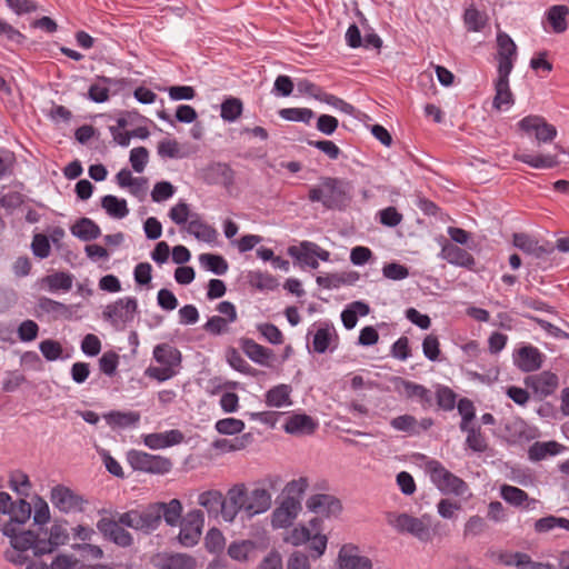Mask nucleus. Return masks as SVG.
I'll use <instances>...</instances> for the list:
<instances>
[{"label": "nucleus", "instance_id": "f257e3e1", "mask_svg": "<svg viewBox=\"0 0 569 569\" xmlns=\"http://www.w3.org/2000/svg\"><path fill=\"white\" fill-rule=\"evenodd\" d=\"M31 505L20 499L12 502L9 510L10 520L3 526L2 532L10 538L11 547L20 549H30L34 542V531L20 530L19 526L24 525L31 517Z\"/></svg>", "mask_w": 569, "mask_h": 569}, {"label": "nucleus", "instance_id": "f03ea898", "mask_svg": "<svg viewBox=\"0 0 569 569\" xmlns=\"http://www.w3.org/2000/svg\"><path fill=\"white\" fill-rule=\"evenodd\" d=\"M308 199L311 202H321L327 209H342L349 201L348 183L332 177L321 178L320 187L309 190Z\"/></svg>", "mask_w": 569, "mask_h": 569}, {"label": "nucleus", "instance_id": "7ed1b4c3", "mask_svg": "<svg viewBox=\"0 0 569 569\" xmlns=\"http://www.w3.org/2000/svg\"><path fill=\"white\" fill-rule=\"evenodd\" d=\"M153 358L160 363V367H149L146 376L160 382L169 380L177 375V369L181 365L182 356L178 348L169 343L157 345L153 349Z\"/></svg>", "mask_w": 569, "mask_h": 569}, {"label": "nucleus", "instance_id": "20e7f679", "mask_svg": "<svg viewBox=\"0 0 569 569\" xmlns=\"http://www.w3.org/2000/svg\"><path fill=\"white\" fill-rule=\"evenodd\" d=\"M387 521L400 533H409L422 542L432 540L431 517L428 515L417 518L406 512H389Z\"/></svg>", "mask_w": 569, "mask_h": 569}, {"label": "nucleus", "instance_id": "39448f33", "mask_svg": "<svg viewBox=\"0 0 569 569\" xmlns=\"http://www.w3.org/2000/svg\"><path fill=\"white\" fill-rule=\"evenodd\" d=\"M427 468L432 482L442 493L462 496L467 491V483L461 478L446 469L439 461H429Z\"/></svg>", "mask_w": 569, "mask_h": 569}, {"label": "nucleus", "instance_id": "423d86ee", "mask_svg": "<svg viewBox=\"0 0 569 569\" xmlns=\"http://www.w3.org/2000/svg\"><path fill=\"white\" fill-rule=\"evenodd\" d=\"M68 521L66 519H54L48 538H41L34 532V542L31 548L34 556H42L53 552L58 547L63 546L69 540Z\"/></svg>", "mask_w": 569, "mask_h": 569}, {"label": "nucleus", "instance_id": "0eeeda50", "mask_svg": "<svg viewBox=\"0 0 569 569\" xmlns=\"http://www.w3.org/2000/svg\"><path fill=\"white\" fill-rule=\"evenodd\" d=\"M127 460L133 470L147 473L164 475L172 469V461L169 458L134 449L128 451Z\"/></svg>", "mask_w": 569, "mask_h": 569}, {"label": "nucleus", "instance_id": "6e6552de", "mask_svg": "<svg viewBox=\"0 0 569 569\" xmlns=\"http://www.w3.org/2000/svg\"><path fill=\"white\" fill-rule=\"evenodd\" d=\"M203 512L199 509L189 511L179 522V542L187 548L196 546L201 537L203 528Z\"/></svg>", "mask_w": 569, "mask_h": 569}, {"label": "nucleus", "instance_id": "1a4fd4ad", "mask_svg": "<svg viewBox=\"0 0 569 569\" xmlns=\"http://www.w3.org/2000/svg\"><path fill=\"white\" fill-rule=\"evenodd\" d=\"M525 386L531 389L535 398L542 401L553 395L559 387V378L556 373L545 370L540 373L529 375L523 379Z\"/></svg>", "mask_w": 569, "mask_h": 569}, {"label": "nucleus", "instance_id": "9d476101", "mask_svg": "<svg viewBox=\"0 0 569 569\" xmlns=\"http://www.w3.org/2000/svg\"><path fill=\"white\" fill-rule=\"evenodd\" d=\"M50 500L61 512L82 511L87 502L81 495H78L69 487L57 485L51 489Z\"/></svg>", "mask_w": 569, "mask_h": 569}, {"label": "nucleus", "instance_id": "9b49d317", "mask_svg": "<svg viewBox=\"0 0 569 569\" xmlns=\"http://www.w3.org/2000/svg\"><path fill=\"white\" fill-rule=\"evenodd\" d=\"M97 529L102 535V537L121 547L128 548L133 543L132 535L126 530L117 520L111 518H101L97 522Z\"/></svg>", "mask_w": 569, "mask_h": 569}, {"label": "nucleus", "instance_id": "f8f14e48", "mask_svg": "<svg viewBox=\"0 0 569 569\" xmlns=\"http://www.w3.org/2000/svg\"><path fill=\"white\" fill-rule=\"evenodd\" d=\"M395 386L396 390L401 392L407 399H416L423 410H428L433 406V393L425 386L400 377L395 379Z\"/></svg>", "mask_w": 569, "mask_h": 569}, {"label": "nucleus", "instance_id": "ddd939ff", "mask_svg": "<svg viewBox=\"0 0 569 569\" xmlns=\"http://www.w3.org/2000/svg\"><path fill=\"white\" fill-rule=\"evenodd\" d=\"M518 126L526 133H535L539 143L551 142L557 136L556 127L540 116H527L519 121Z\"/></svg>", "mask_w": 569, "mask_h": 569}, {"label": "nucleus", "instance_id": "4468645a", "mask_svg": "<svg viewBox=\"0 0 569 569\" xmlns=\"http://www.w3.org/2000/svg\"><path fill=\"white\" fill-rule=\"evenodd\" d=\"M137 309L138 302L136 298L129 297L126 299H119L107 306L103 311V318L110 321L113 326L127 323L133 320Z\"/></svg>", "mask_w": 569, "mask_h": 569}, {"label": "nucleus", "instance_id": "2eb2a0df", "mask_svg": "<svg viewBox=\"0 0 569 569\" xmlns=\"http://www.w3.org/2000/svg\"><path fill=\"white\" fill-rule=\"evenodd\" d=\"M248 489L244 483L233 485L224 497L223 519L232 522L240 511L246 513Z\"/></svg>", "mask_w": 569, "mask_h": 569}, {"label": "nucleus", "instance_id": "dca6fc26", "mask_svg": "<svg viewBox=\"0 0 569 569\" xmlns=\"http://www.w3.org/2000/svg\"><path fill=\"white\" fill-rule=\"evenodd\" d=\"M497 60L498 72H511L513 69V60L517 56V46L509 34L498 32L497 34Z\"/></svg>", "mask_w": 569, "mask_h": 569}, {"label": "nucleus", "instance_id": "f3484780", "mask_svg": "<svg viewBox=\"0 0 569 569\" xmlns=\"http://www.w3.org/2000/svg\"><path fill=\"white\" fill-rule=\"evenodd\" d=\"M202 179L208 184L230 188L234 183V171L228 163L212 162L202 170Z\"/></svg>", "mask_w": 569, "mask_h": 569}, {"label": "nucleus", "instance_id": "a211bd4d", "mask_svg": "<svg viewBox=\"0 0 569 569\" xmlns=\"http://www.w3.org/2000/svg\"><path fill=\"white\" fill-rule=\"evenodd\" d=\"M307 508L325 517H337L341 510V501L331 495L317 493L307 500Z\"/></svg>", "mask_w": 569, "mask_h": 569}, {"label": "nucleus", "instance_id": "6ab92c4d", "mask_svg": "<svg viewBox=\"0 0 569 569\" xmlns=\"http://www.w3.org/2000/svg\"><path fill=\"white\" fill-rule=\"evenodd\" d=\"M301 509L300 501L295 497L288 496L279 507L272 512L271 522L274 528H286L290 526Z\"/></svg>", "mask_w": 569, "mask_h": 569}, {"label": "nucleus", "instance_id": "aec40b11", "mask_svg": "<svg viewBox=\"0 0 569 569\" xmlns=\"http://www.w3.org/2000/svg\"><path fill=\"white\" fill-rule=\"evenodd\" d=\"M153 565L159 569H194L197 560L187 553L162 552L156 555Z\"/></svg>", "mask_w": 569, "mask_h": 569}, {"label": "nucleus", "instance_id": "412c9836", "mask_svg": "<svg viewBox=\"0 0 569 569\" xmlns=\"http://www.w3.org/2000/svg\"><path fill=\"white\" fill-rule=\"evenodd\" d=\"M319 423L306 413H292L287 418L283 429L293 436H309L316 432Z\"/></svg>", "mask_w": 569, "mask_h": 569}, {"label": "nucleus", "instance_id": "4be33fe9", "mask_svg": "<svg viewBox=\"0 0 569 569\" xmlns=\"http://www.w3.org/2000/svg\"><path fill=\"white\" fill-rule=\"evenodd\" d=\"M339 569H372L368 557L358 555V547L343 545L338 555Z\"/></svg>", "mask_w": 569, "mask_h": 569}, {"label": "nucleus", "instance_id": "5701e85b", "mask_svg": "<svg viewBox=\"0 0 569 569\" xmlns=\"http://www.w3.org/2000/svg\"><path fill=\"white\" fill-rule=\"evenodd\" d=\"M543 362V356L533 346H523L518 349L515 358V365L522 372H532L541 368Z\"/></svg>", "mask_w": 569, "mask_h": 569}, {"label": "nucleus", "instance_id": "b1692460", "mask_svg": "<svg viewBox=\"0 0 569 569\" xmlns=\"http://www.w3.org/2000/svg\"><path fill=\"white\" fill-rule=\"evenodd\" d=\"M440 256L451 264L463 267L469 270L475 269L476 260L473 256L455 243L446 242L441 248Z\"/></svg>", "mask_w": 569, "mask_h": 569}, {"label": "nucleus", "instance_id": "393cba45", "mask_svg": "<svg viewBox=\"0 0 569 569\" xmlns=\"http://www.w3.org/2000/svg\"><path fill=\"white\" fill-rule=\"evenodd\" d=\"M271 507V493L264 488H254L248 492L246 516L252 518L256 515L263 513Z\"/></svg>", "mask_w": 569, "mask_h": 569}, {"label": "nucleus", "instance_id": "a878e982", "mask_svg": "<svg viewBox=\"0 0 569 569\" xmlns=\"http://www.w3.org/2000/svg\"><path fill=\"white\" fill-rule=\"evenodd\" d=\"M513 246L525 253L533 254L536 258L548 256L553 251L549 243L539 244L538 240L527 233H513Z\"/></svg>", "mask_w": 569, "mask_h": 569}, {"label": "nucleus", "instance_id": "bb28decb", "mask_svg": "<svg viewBox=\"0 0 569 569\" xmlns=\"http://www.w3.org/2000/svg\"><path fill=\"white\" fill-rule=\"evenodd\" d=\"M184 436L178 429H172L161 433H150L144 436L143 442L150 449H162L179 445L183 441Z\"/></svg>", "mask_w": 569, "mask_h": 569}, {"label": "nucleus", "instance_id": "cd10ccee", "mask_svg": "<svg viewBox=\"0 0 569 569\" xmlns=\"http://www.w3.org/2000/svg\"><path fill=\"white\" fill-rule=\"evenodd\" d=\"M242 351L256 363L270 366V360L274 357L271 349L257 343L253 339L242 338L240 340Z\"/></svg>", "mask_w": 569, "mask_h": 569}, {"label": "nucleus", "instance_id": "c85d7f7f", "mask_svg": "<svg viewBox=\"0 0 569 569\" xmlns=\"http://www.w3.org/2000/svg\"><path fill=\"white\" fill-rule=\"evenodd\" d=\"M339 337L336 332L335 327L325 322L321 327L316 331L312 339V349L317 353H325L330 349L331 342L335 340L338 341Z\"/></svg>", "mask_w": 569, "mask_h": 569}, {"label": "nucleus", "instance_id": "c756f323", "mask_svg": "<svg viewBox=\"0 0 569 569\" xmlns=\"http://www.w3.org/2000/svg\"><path fill=\"white\" fill-rule=\"evenodd\" d=\"M511 72H498L495 82L496 96L493 98V107L501 109L505 106L513 104V94L509 88V74Z\"/></svg>", "mask_w": 569, "mask_h": 569}, {"label": "nucleus", "instance_id": "7c9ffc66", "mask_svg": "<svg viewBox=\"0 0 569 569\" xmlns=\"http://www.w3.org/2000/svg\"><path fill=\"white\" fill-rule=\"evenodd\" d=\"M500 559L505 565H515L519 569H556L550 563L536 562L531 560L530 556L523 552L501 555Z\"/></svg>", "mask_w": 569, "mask_h": 569}, {"label": "nucleus", "instance_id": "2f4dec72", "mask_svg": "<svg viewBox=\"0 0 569 569\" xmlns=\"http://www.w3.org/2000/svg\"><path fill=\"white\" fill-rule=\"evenodd\" d=\"M198 502L209 515L223 517L224 496L219 490H208L199 496Z\"/></svg>", "mask_w": 569, "mask_h": 569}, {"label": "nucleus", "instance_id": "473e14b6", "mask_svg": "<svg viewBox=\"0 0 569 569\" xmlns=\"http://www.w3.org/2000/svg\"><path fill=\"white\" fill-rule=\"evenodd\" d=\"M159 510L160 520L163 518L168 526H177L183 517L182 503L179 499H171L169 502H156Z\"/></svg>", "mask_w": 569, "mask_h": 569}, {"label": "nucleus", "instance_id": "72a5a7b5", "mask_svg": "<svg viewBox=\"0 0 569 569\" xmlns=\"http://www.w3.org/2000/svg\"><path fill=\"white\" fill-rule=\"evenodd\" d=\"M70 230L82 241L94 240L101 234L100 227L89 218H80Z\"/></svg>", "mask_w": 569, "mask_h": 569}, {"label": "nucleus", "instance_id": "f704fd0d", "mask_svg": "<svg viewBox=\"0 0 569 569\" xmlns=\"http://www.w3.org/2000/svg\"><path fill=\"white\" fill-rule=\"evenodd\" d=\"M569 8L565 4H556L548 9L547 20L555 33H562L568 29L567 18Z\"/></svg>", "mask_w": 569, "mask_h": 569}, {"label": "nucleus", "instance_id": "c9c22d12", "mask_svg": "<svg viewBox=\"0 0 569 569\" xmlns=\"http://www.w3.org/2000/svg\"><path fill=\"white\" fill-rule=\"evenodd\" d=\"M513 158L536 169H550L559 163L557 157L551 154H530L525 152H516Z\"/></svg>", "mask_w": 569, "mask_h": 569}, {"label": "nucleus", "instance_id": "e433bc0d", "mask_svg": "<svg viewBox=\"0 0 569 569\" xmlns=\"http://www.w3.org/2000/svg\"><path fill=\"white\" fill-rule=\"evenodd\" d=\"M159 508L154 503H150L144 510H138L139 527L138 531L150 533L156 530L160 523Z\"/></svg>", "mask_w": 569, "mask_h": 569}, {"label": "nucleus", "instance_id": "4c0bfd02", "mask_svg": "<svg viewBox=\"0 0 569 569\" xmlns=\"http://www.w3.org/2000/svg\"><path fill=\"white\" fill-rule=\"evenodd\" d=\"M505 431L513 442L520 440H530L533 438L531 428L520 417H515L507 421L505 425Z\"/></svg>", "mask_w": 569, "mask_h": 569}, {"label": "nucleus", "instance_id": "58836bf2", "mask_svg": "<svg viewBox=\"0 0 569 569\" xmlns=\"http://www.w3.org/2000/svg\"><path fill=\"white\" fill-rule=\"evenodd\" d=\"M292 388L289 385H278L266 392V403L269 407H283L292 403L290 399Z\"/></svg>", "mask_w": 569, "mask_h": 569}, {"label": "nucleus", "instance_id": "ea45409f", "mask_svg": "<svg viewBox=\"0 0 569 569\" xmlns=\"http://www.w3.org/2000/svg\"><path fill=\"white\" fill-rule=\"evenodd\" d=\"M563 446L557 441L535 442L528 450L529 459L532 461H540L547 456H556L560 453Z\"/></svg>", "mask_w": 569, "mask_h": 569}, {"label": "nucleus", "instance_id": "a19ab883", "mask_svg": "<svg viewBox=\"0 0 569 569\" xmlns=\"http://www.w3.org/2000/svg\"><path fill=\"white\" fill-rule=\"evenodd\" d=\"M72 274L64 271H57L41 279L42 286H46L52 292L58 290L69 291L72 288Z\"/></svg>", "mask_w": 569, "mask_h": 569}, {"label": "nucleus", "instance_id": "79ce46f5", "mask_svg": "<svg viewBox=\"0 0 569 569\" xmlns=\"http://www.w3.org/2000/svg\"><path fill=\"white\" fill-rule=\"evenodd\" d=\"M0 37L7 41L4 48L10 51H14L13 47L22 46L27 39L23 33L2 19H0Z\"/></svg>", "mask_w": 569, "mask_h": 569}, {"label": "nucleus", "instance_id": "37998d69", "mask_svg": "<svg viewBox=\"0 0 569 569\" xmlns=\"http://www.w3.org/2000/svg\"><path fill=\"white\" fill-rule=\"evenodd\" d=\"M101 207L110 217L116 219H122L129 213L127 201L112 194L102 197Z\"/></svg>", "mask_w": 569, "mask_h": 569}, {"label": "nucleus", "instance_id": "c03bdc74", "mask_svg": "<svg viewBox=\"0 0 569 569\" xmlns=\"http://www.w3.org/2000/svg\"><path fill=\"white\" fill-rule=\"evenodd\" d=\"M187 231L193 234L198 240L206 242H212L217 237L216 229L201 221L198 217L189 221Z\"/></svg>", "mask_w": 569, "mask_h": 569}, {"label": "nucleus", "instance_id": "a18cd8bd", "mask_svg": "<svg viewBox=\"0 0 569 569\" xmlns=\"http://www.w3.org/2000/svg\"><path fill=\"white\" fill-rule=\"evenodd\" d=\"M108 425L119 428H127L130 426H134L140 420V413L137 411H110L104 416Z\"/></svg>", "mask_w": 569, "mask_h": 569}, {"label": "nucleus", "instance_id": "49530a36", "mask_svg": "<svg viewBox=\"0 0 569 569\" xmlns=\"http://www.w3.org/2000/svg\"><path fill=\"white\" fill-rule=\"evenodd\" d=\"M500 493L505 501L516 507L521 506L526 501H528L526 508H529L530 503H536L535 499L529 500L528 493L525 490L515 486L503 485Z\"/></svg>", "mask_w": 569, "mask_h": 569}, {"label": "nucleus", "instance_id": "de8ad7c7", "mask_svg": "<svg viewBox=\"0 0 569 569\" xmlns=\"http://www.w3.org/2000/svg\"><path fill=\"white\" fill-rule=\"evenodd\" d=\"M199 261L203 268L219 276L224 274L229 268L227 260L220 254L202 253Z\"/></svg>", "mask_w": 569, "mask_h": 569}, {"label": "nucleus", "instance_id": "09e8293b", "mask_svg": "<svg viewBox=\"0 0 569 569\" xmlns=\"http://www.w3.org/2000/svg\"><path fill=\"white\" fill-rule=\"evenodd\" d=\"M97 80L100 83H92L88 90V98L97 103L106 102L109 99V84L112 83V79L104 77V76H98Z\"/></svg>", "mask_w": 569, "mask_h": 569}, {"label": "nucleus", "instance_id": "8fccbe9b", "mask_svg": "<svg viewBox=\"0 0 569 569\" xmlns=\"http://www.w3.org/2000/svg\"><path fill=\"white\" fill-rule=\"evenodd\" d=\"M242 110V101L239 98L229 97L221 103L220 116L224 121L233 122L241 116Z\"/></svg>", "mask_w": 569, "mask_h": 569}, {"label": "nucleus", "instance_id": "3c124183", "mask_svg": "<svg viewBox=\"0 0 569 569\" xmlns=\"http://www.w3.org/2000/svg\"><path fill=\"white\" fill-rule=\"evenodd\" d=\"M563 528L569 531V519L556 516H547L535 522V530L538 533L549 532L555 528Z\"/></svg>", "mask_w": 569, "mask_h": 569}, {"label": "nucleus", "instance_id": "603ef678", "mask_svg": "<svg viewBox=\"0 0 569 569\" xmlns=\"http://www.w3.org/2000/svg\"><path fill=\"white\" fill-rule=\"evenodd\" d=\"M227 360L234 370L241 373L252 377L257 375V370L252 368L234 348H230L227 351Z\"/></svg>", "mask_w": 569, "mask_h": 569}, {"label": "nucleus", "instance_id": "864d4df0", "mask_svg": "<svg viewBox=\"0 0 569 569\" xmlns=\"http://www.w3.org/2000/svg\"><path fill=\"white\" fill-rule=\"evenodd\" d=\"M390 426L399 431L408 432L409 435H419L418 420L411 415H402L393 418Z\"/></svg>", "mask_w": 569, "mask_h": 569}, {"label": "nucleus", "instance_id": "5fc2aeb1", "mask_svg": "<svg viewBox=\"0 0 569 569\" xmlns=\"http://www.w3.org/2000/svg\"><path fill=\"white\" fill-rule=\"evenodd\" d=\"M457 395L447 386H438L436 390V400L440 409L450 411L456 406Z\"/></svg>", "mask_w": 569, "mask_h": 569}, {"label": "nucleus", "instance_id": "6e6d98bb", "mask_svg": "<svg viewBox=\"0 0 569 569\" xmlns=\"http://www.w3.org/2000/svg\"><path fill=\"white\" fill-rule=\"evenodd\" d=\"M466 445L473 452L478 453H482L488 449V442L480 426H477L476 429L469 430V435H467L466 438Z\"/></svg>", "mask_w": 569, "mask_h": 569}, {"label": "nucleus", "instance_id": "4d7b16f0", "mask_svg": "<svg viewBox=\"0 0 569 569\" xmlns=\"http://www.w3.org/2000/svg\"><path fill=\"white\" fill-rule=\"evenodd\" d=\"M249 282L251 286L260 289V290H273L278 287L277 279L269 274V273H262L260 271H251L249 272Z\"/></svg>", "mask_w": 569, "mask_h": 569}, {"label": "nucleus", "instance_id": "13d9d810", "mask_svg": "<svg viewBox=\"0 0 569 569\" xmlns=\"http://www.w3.org/2000/svg\"><path fill=\"white\" fill-rule=\"evenodd\" d=\"M279 114L288 121H301L305 123H309L315 117V112L308 108H284L279 111Z\"/></svg>", "mask_w": 569, "mask_h": 569}, {"label": "nucleus", "instance_id": "bf43d9fd", "mask_svg": "<svg viewBox=\"0 0 569 569\" xmlns=\"http://www.w3.org/2000/svg\"><path fill=\"white\" fill-rule=\"evenodd\" d=\"M463 20L469 31H481L486 24V16L476 8L466 9Z\"/></svg>", "mask_w": 569, "mask_h": 569}, {"label": "nucleus", "instance_id": "052dcab7", "mask_svg": "<svg viewBox=\"0 0 569 569\" xmlns=\"http://www.w3.org/2000/svg\"><path fill=\"white\" fill-rule=\"evenodd\" d=\"M244 429V422L236 418H224L216 422V430L221 435H238Z\"/></svg>", "mask_w": 569, "mask_h": 569}, {"label": "nucleus", "instance_id": "680f3d73", "mask_svg": "<svg viewBox=\"0 0 569 569\" xmlns=\"http://www.w3.org/2000/svg\"><path fill=\"white\" fill-rule=\"evenodd\" d=\"M204 546L211 553H219L224 549V537L217 528H211L204 537Z\"/></svg>", "mask_w": 569, "mask_h": 569}, {"label": "nucleus", "instance_id": "e2e57ef3", "mask_svg": "<svg viewBox=\"0 0 569 569\" xmlns=\"http://www.w3.org/2000/svg\"><path fill=\"white\" fill-rule=\"evenodd\" d=\"M288 253L300 263L306 264L312 269H317L319 263L316 259V254L311 253L310 250H302L301 247L291 246L288 248Z\"/></svg>", "mask_w": 569, "mask_h": 569}, {"label": "nucleus", "instance_id": "0e129e2a", "mask_svg": "<svg viewBox=\"0 0 569 569\" xmlns=\"http://www.w3.org/2000/svg\"><path fill=\"white\" fill-rule=\"evenodd\" d=\"M31 250L40 259H46L50 254V241L46 234L36 233L32 239Z\"/></svg>", "mask_w": 569, "mask_h": 569}, {"label": "nucleus", "instance_id": "69168bd1", "mask_svg": "<svg viewBox=\"0 0 569 569\" xmlns=\"http://www.w3.org/2000/svg\"><path fill=\"white\" fill-rule=\"evenodd\" d=\"M488 529V525L485 518L480 516H472L468 519L465 525L463 536L465 537H477L483 533Z\"/></svg>", "mask_w": 569, "mask_h": 569}, {"label": "nucleus", "instance_id": "338daca9", "mask_svg": "<svg viewBox=\"0 0 569 569\" xmlns=\"http://www.w3.org/2000/svg\"><path fill=\"white\" fill-rule=\"evenodd\" d=\"M118 365L119 356L114 351H107L99 359L100 370L109 377L114 376Z\"/></svg>", "mask_w": 569, "mask_h": 569}, {"label": "nucleus", "instance_id": "774afa93", "mask_svg": "<svg viewBox=\"0 0 569 569\" xmlns=\"http://www.w3.org/2000/svg\"><path fill=\"white\" fill-rule=\"evenodd\" d=\"M252 542L248 540L232 542L228 547V555L234 560L243 561L248 558V553L252 550Z\"/></svg>", "mask_w": 569, "mask_h": 569}]
</instances>
